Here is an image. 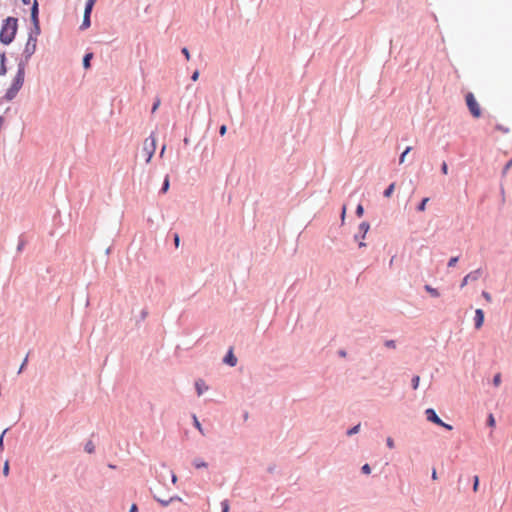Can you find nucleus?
<instances>
[{"label":"nucleus","instance_id":"obj_35","mask_svg":"<svg viewBox=\"0 0 512 512\" xmlns=\"http://www.w3.org/2000/svg\"><path fill=\"white\" fill-rule=\"evenodd\" d=\"M226 132H227V126L225 124L221 125L219 127V134L221 136H224L226 134Z\"/></svg>","mask_w":512,"mask_h":512},{"label":"nucleus","instance_id":"obj_39","mask_svg":"<svg viewBox=\"0 0 512 512\" xmlns=\"http://www.w3.org/2000/svg\"><path fill=\"white\" fill-rule=\"evenodd\" d=\"M148 316V310L147 309H143L140 313V319L141 320H145V318Z\"/></svg>","mask_w":512,"mask_h":512},{"label":"nucleus","instance_id":"obj_16","mask_svg":"<svg viewBox=\"0 0 512 512\" xmlns=\"http://www.w3.org/2000/svg\"><path fill=\"white\" fill-rule=\"evenodd\" d=\"M169 188H170L169 175H166V176H165V178H164V180H163V183H162V186H161V188H160L159 193H160V194H165V193H167V192H168Z\"/></svg>","mask_w":512,"mask_h":512},{"label":"nucleus","instance_id":"obj_21","mask_svg":"<svg viewBox=\"0 0 512 512\" xmlns=\"http://www.w3.org/2000/svg\"><path fill=\"white\" fill-rule=\"evenodd\" d=\"M84 450L89 453V454H92L95 452V445L92 441H88L86 444H85V447H84Z\"/></svg>","mask_w":512,"mask_h":512},{"label":"nucleus","instance_id":"obj_54","mask_svg":"<svg viewBox=\"0 0 512 512\" xmlns=\"http://www.w3.org/2000/svg\"><path fill=\"white\" fill-rule=\"evenodd\" d=\"M405 185V182L403 181L401 184H400V189H402Z\"/></svg>","mask_w":512,"mask_h":512},{"label":"nucleus","instance_id":"obj_49","mask_svg":"<svg viewBox=\"0 0 512 512\" xmlns=\"http://www.w3.org/2000/svg\"><path fill=\"white\" fill-rule=\"evenodd\" d=\"M165 149H166V146L163 145L162 148H161V151H160V156L162 157L164 152H165Z\"/></svg>","mask_w":512,"mask_h":512},{"label":"nucleus","instance_id":"obj_28","mask_svg":"<svg viewBox=\"0 0 512 512\" xmlns=\"http://www.w3.org/2000/svg\"><path fill=\"white\" fill-rule=\"evenodd\" d=\"M8 430H9V428L4 429V431L0 435V451H2L4 449V436Z\"/></svg>","mask_w":512,"mask_h":512},{"label":"nucleus","instance_id":"obj_34","mask_svg":"<svg viewBox=\"0 0 512 512\" xmlns=\"http://www.w3.org/2000/svg\"><path fill=\"white\" fill-rule=\"evenodd\" d=\"M479 486V477L476 475L474 476V483H473V490L476 492L478 490Z\"/></svg>","mask_w":512,"mask_h":512},{"label":"nucleus","instance_id":"obj_42","mask_svg":"<svg viewBox=\"0 0 512 512\" xmlns=\"http://www.w3.org/2000/svg\"><path fill=\"white\" fill-rule=\"evenodd\" d=\"M27 361H28V355H27V356L25 357V359L23 360V362H22V364H21V366H20V368H19V371H18L19 373L23 370V368H24V366L26 365Z\"/></svg>","mask_w":512,"mask_h":512},{"label":"nucleus","instance_id":"obj_19","mask_svg":"<svg viewBox=\"0 0 512 512\" xmlns=\"http://www.w3.org/2000/svg\"><path fill=\"white\" fill-rule=\"evenodd\" d=\"M193 424L202 435H205L204 429L195 414L193 415Z\"/></svg>","mask_w":512,"mask_h":512},{"label":"nucleus","instance_id":"obj_31","mask_svg":"<svg viewBox=\"0 0 512 512\" xmlns=\"http://www.w3.org/2000/svg\"><path fill=\"white\" fill-rule=\"evenodd\" d=\"M487 423H488V425H489L490 427H494V426H495L496 422H495V418H494V416H493L492 414H490V415L488 416Z\"/></svg>","mask_w":512,"mask_h":512},{"label":"nucleus","instance_id":"obj_46","mask_svg":"<svg viewBox=\"0 0 512 512\" xmlns=\"http://www.w3.org/2000/svg\"><path fill=\"white\" fill-rule=\"evenodd\" d=\"M416 382H417L416 375H413L411 378L410 384H416Z\"/></svg>","mask_w":512,"mask_h":512},{"label":"nucleus","instance_id":"obj_5","mask_svg":"<svg viewBox=\"0 0 512 512\" xmlns=\"http://www.w3.org/2000/svg\"><path fill=\"white\" fill-rule=\"evenodd\" d=\"M25 69L26 66L23 63H18L17 73L11 83L12 86L17 87L19 89L22 88L25 79Z\"/></svg>","mask_w":512,"mask_h":512},{"label":"nucleus","instance_id":"obj_18","mask_svg":"<svg viewBox=\"0 0 512 512\" xmlns=\"http://www.w3.org/2000/svg\"><path fill=\"white\" fill-rule=\"evenodd\" d=\"M395 190V183H391L384 191H383V196L385 198H389L391 197V195L393 194Z\"/></svg>","mask_w":512,"mask_h":512},{"label":"nucleus","instance_id":"obj_13","mask_svg":"<svg viewBox=\"0 0 512 512\" xmlns=\"http://www.w3.org/2000/svg\"><path fill=\"white\" fill-rule=\"evenodd\" d=\"M31 23H32V27H31L28 35L32 34V36H35V39H37V37L41 34L40 21L31 22Z\"/></svg>","mask_w":512,"mask_h":512},{"label":"nucleus","instance_id":"obj_4","mask_svg":"<svg viewBox=\"0 0 512 512\" xmlns=\"http://www.w3.org/2000/svg\"><path fill=\"white\" fill-rule=\"evenodd\" d=\"M155 150H156V137L154 135V132H152L150 134V136L144 140L143 148H142V152L146 156V160H145L146 163H149L151 161V159L155 153Z\"/></svg>","mask_w":512,"mask_h":512},{"label":"nucleus","instance_id":"obj_29","mask_svg":"<svg viewBox=\"0 0 512 512\" xmlns=\"http://www.w3.org/2000/svg\"><path fill=\"white\" fill-rule=\"evenodd\" d=\"M361 472H362L363 474H367V475H368V474H370V473H371V467H370V465H369V464H367V463H366V464H364V465L361 467Z\"/></svg>","mask_w":512,"mask_h":512},{"label":"nucleus","instance_id":"obj_30","mask_svg":"<svg viewBox=\"0 0 512 512\" xmlns=\"http://www.w3.org/2000/svg\"><path fill=\"white\" fill-rule=\"evenodd\" d=\"M9 470H10L9 462H8V460H6L4 462V465H3V475L4 476H8L9 475Z\"/></svg>","mask_w":512,"mask_h":512},{"label":"nucleus","instance_id":"obj_9","mask_svg":"<svg viewBox=\"0 0 512 512\" xmlns=\"http://www.w3.org/2000/svg\"><path fill=\"white\" fill-rule=\"evenodd\" d=\"M223 363L230 366V367H234L236 366L237 364V357L235 356L234 352H233V348L230 347L229 350L227 351L226 355L223 357Z\"/></svg>","mask_w":512,"mask_h":512},{"label":"nucleus","instance_id":"obj_48","mask_svg":"<svg viewBox=\"0 0 512 512\" xmlns=\"http://www.w3.org/2000/svg\"><path fill=\"white\" fill-rule=\"evenodd\" d=\"M194 384L199 385V384H205V383L202 379H198L194 382Z\"/></svg>","mask_w":512,"mask_h":512},{"label":"nucleus","instance_id":"obj_24","mask_svg":"<svg viewBox=\"0 0 512 512\" xmlns=\"http://www.w3.org/2000/svg\"><path fill=\"white\" fill-rule=\"evenodd\" d=\"M364 207L362 204H358L355 210V214L357 217H362L364 215Z\"/></svg>","mask_w":512,"mask_h":512},{"label":"nucleus","instance_id":"obj_11","mask_svg":"<svg viewBox=\"0 0 512 512\" xmlns=\"http://www.w3.org/2000/svg\"><path fill=\"white\" fill-rule=\"evenodd\" d=\"M91 13V10L84 9L83 21L79 27L80 30H86L91 26Z\"/></svg>","mask_w":512,"mask_h":512},{"label":"nucleus","instance_id":"obj_10","mask_svg":"<svg viewBox=\"0 0 512 512\" xmlns=\"http://www.w3.org/2000/svg\"><path fill=\"white\" fill-rule=\"evenodd\" d=\"M30 21L36 22L39 20V3L38 0H33L32 6L30 8Z\"/></svg>","mask_w":512,"mask_h":512},{"label":"nucleus","instance_id":"obj_41","mask_svg":"<svg viewBox=\"0 0 512 512\" xmlns=\"http://www.w3.org/2000/svg\"><path fill=\"white\" fill-rule=\"evenodd\" d=\"M345 215H346V206L344 205V206L342 207V211H341V220H342V223L344 222Z\"/></svg>","mask_w":512,"mask_h":512},{"label":"nucleus","instance_id":"obj_2","mask_svg":"<svg viewBox=\"0 0 512 512\" xmlns=\"http://www.w3.org/2000/svg\"><path fill=\"white\" fill-rule=\"evenodd\" d=\"M198 397H204L205 402H221L224 396L217 393L213 388L214 386H195Z\"/></svg>","mask_w":512,"mask_h":512},{"label":"nucleus","instance_id":"obj_47","mask_svg":"<svg viewBox=\"0 0 512 512\" xmlns=\"http://www.w3.org/2000/svg\"><path fill=\"white\" fill-rule=\"evenodd\" d=\"M432 478H433V480L437 479V472L435 469H433V471H432Z\"/></svg>","mask_w":512,"mask_h":512},{"label":"nucleus","instance_id":"obj_17","mask_svg":"<svg viewBox=\"0 0 512 512\" xmlns=\"http://www.w3.org/2000/svg\"><path fill=\"white\" fill-rule=\"evenodd\" d=\"M193 466L196 469H200V468H206L208 466V464L201 458H195L193 460Z\"/></svg>","mask_w":512,"mask_h":512},{"label":"nucleus","instance_id":"obj_27","mask_svg":"<svg viewBox=\"0 0 512 512\" xmlns=\"http://www.w3.org/2000/svg\"><path fill=\"white\" fill-rule=\"evenodd\" d=\"M96 1L97 0H87L86 3H85V9H88V10L92 11Z\"/></svg>","mask_w":512,"mask_h":512},{"label":"nucleus","instance_id":"obj_51","mask_svg":"<svg viewBox=\"0 0 512 512\" xmlns=\"http://www.w3.org/2000/svg\"><path fill=\"white\" fill-rule=\"evenodd\" d=\"M21 2H22L24 5H29V4H30V0H21Z\"/></svg>","mask_w":512,"mask_h":512},{"label":"nucleus","instance_id":"obj_20","mask_svg":"<svg viewBox=\"0 0 512 512\" xmlns=\"http://www.w3.org/2000/svg\"><path fill=\"white\" fill-rule=\"evenodd\" d=\"M360 426H361V424L358 423L357 425L351 427L350 429H348L346 431V435L347 436H353V435L357 434L360 431Z\"/></svg>","mask_w":512,"mask_h":512},{"label":"nucleus","instance_id":"obj_7","mask_svg":"<svg viewBox=\"0 0 512 512\" xmlns=\"http://www.w3.org/2000/svg\"><path fill=\"white\" fill-rule=\"evenodd\" d=\"M153 498L163 507H167L169 504H171L174 501L181 500V498L177 495L164 497V496H159L156 492H153Z\"/></svg>","mask_w":512,"mask_h":512},{"label":"nucleus","instance_id":"obj_23","mask_svg":"<svg viewBox=\"0 0 512 512\" xmlns=\"http://www.w3.org/2000/svg\"><path fill=\"white\" fill-rule=\"evenodd\" d=\"M25 245H26V240L21 235L19 237V241H18V245H17V252H22L24 247H25Z\"/></svg>","mask_w":512,"mask_h":512},{"label":"nucleus","instance_id":"obj_32","mask_svg":"<svg viewBox=\"0 0 512 512\" xmlns=\"http://www.w3.org/2000/svg\"><path fill=\"white\" fill-rule=\"evenodd\" d=\"M159 105H160V99L157 98L152 105L151 112L154 113L158 109Z\"/></svg>","mask_w":512,"mask_h":512},{"label":"nucleus","instance_id":"obj_36","mask_svg":"<svg viewBox=\"0 0 512 512\" xmlns=\"http://www.w3.org/2000/svg\"><path fill=\"white\" fill-rule=\"evenodd\" d=\"M386 444H387V446H388L390 449H393V448H394V446H395V445H394V440H393L391 437H388V438L386 439Z\"/></svg>","mask_w":512,"mask_h":512},{"label":"nucleus","instance_id":"obj_26","mask_svg":"<svg viewBox=\"0 0 512 512\" xmlns=\"http://www.w3.org/2000/svg\"><path fill=\"white\" fill-rule=\"evenodd\" d=\"M384 345H385V347L390 348V349H395L396 348L395 340H386L384 342Z\"/></svg>","mask_w":512,"mask_h":512},{"label":"nucleus","instance_id":"obj_22","mask_svg":"<svg viewBox=\"0 0 512 512\" xmlns=\"http://www.w3.org/2000/svg\"><path fill=\"white\" fill-rule=\"evenodd\" d=\"M412 150L411 146L405 148V150L399 156V163L402 164L405 161L406 155Z\"/></svg>","mask_w":512,"mask_h":512},{"label":"nucleus","instance_id":"obj_6","mask_svg":"<svg viewBox=\"0 0 512 512\" xmlns=\"http://www.w3.org/2000/svg\"><path fill=\"white\" fill-rule=\"evenodd\" d=\"M425 415L428 421L433 422L436 425H439L441 427H444L447 430H452V426L449 424L444 423L436 414V412L429 408L425 411Z\"/></svg>","mask_w":512,"mask_h":512},{"label":"nucleus","instance_id":"obj_50","mask_svg":"<svg viewBox=\"0 0 512 512\" xmlns=\"http://www.w3.org/2000/svg\"><path fill=\"white\" fill-rule=\"evenodd\" d=\"M358 246H359V248L365 247L366 243H364L363 241H360Z\"/></svg>","mask_w":512,"mask_h":512},{"label":"nucleus","instance_id":"obj_43","mask_svg":"<svg viewBox=\"0 0 512 512\" xmlns=\"http://www.w3.org/2000/svg\"><path fill=\"white\" fill-rule=\"evenodd\" d=\"M337 354H338L340 357H346L347 352H346V350H344V349H340V350H338Z\"/></svg>","mask_w":512,"mask_h":512},{"label":"nucleus","instance_id":"obj_38","mask_svg":"<svg viewBox=\"0 0 512 512\" xmlns=\"http://www.w3.org/2000/svg\"><path fill=\"white\" fill-rule=\"evenodd\" d=\"M173 240H174L175 246L178 247L179 243H180V237H179L178 233H174Z\"/></svg>","mask_w":512,"mask_h":512},{"label":"nucleus","instance_id":"obj_53","mask_svg":"<svg viewBox=\"0 0 512 512\" xmlns=\"http://www.w3.org/2000/svg\"><path fill=\"white\" fill-rule=\"evenodd\" d=\"M108 467L111 468V469H115L116 468L115 465H113V464H109Z\"/></svg>","mask_w":512,"mask_h":512},{"label":"nucleus","instance_id":"obj_12","mask_svg":"<svg viewBox=\"0 0 512 512\" xmlns=\"http://www.w3.org/2000/svg\"><path fill=\"white\" fill-rule=\"evenodd\" d=\"M19 91H20V89H19V88L14 87V86H12V85H11V86L7 89V91H6V93H5L4 97H3V99H4V100H6V101H11V100H13V99L17 96V94H18V92H19Z\"/></svg>","mask_w":512,"mask_h":512},{"label":"nucleus","instance_id":"obj_33","mask_svg":"<svg viewBox=\"0 0 512 512\" xmlns=\"http://www.w3.org/2000/svg\"><path fill=\"white\" fill-rule=\"evenodd\" d=\"M181 52H182V54L185 56V58H186L187 60H189V59H190V52H189V50H188V48H187V47H183V48L181 49Z\"/></svg>","mask_w":512,"mask_h":512},{"label":"nucleus","instance_id":"obj_40","mask_svg":"<svg viewBox=\"0 0 512 512\" xmlns=\"http://www.w3.org/2000/svg\"><path fill=\"white\" fill-rule=\"evenodd\" d=\"M170 474H171V481H172V483L176 484V482L178 480L176 474L173 471H170Z\"/></svg>","mask_w":512,"mask_h":512},{"label":"nucleus","instance_id":"obj_25","mask_svg":"<svg viewBox=\"0 0 512 512\" xmlns=\"http://www.w3.org/2000/svg\"><path fill=\"white\" fill-rule=\"evenodd\" d=\"M229 507V501L227 499L221 501L222 512H229Z\"/></svg>","mask_w":512,"mask_h":512},{"label":"nucleus","instance_id":"obj_8","mask_svg":"<svg viewBox=\"0 0 512 512\" xmlns=\"http://www.w3.org/2000/svg\"><path fill=\"white\" fill-rule=\"evenodd\" d=\"M370 229V224L367 221H363L358 226V232L354 235V240L365 239L367 232Z\"/></svg>","mask_w":512,"mask_h":512},{"label":"nucleus","instance_id":"obj_55","mask_svg":"<svg viewBox=\"0 0 512 512\" xmlns=\"http://www.w3.org/2000/svg\"><path fill=\"white\" fill-rule=\"evenodd\" d=\"M149 8H150V6H149V5L145 8V12H146V13H147V12H149Z\"/></svg>","mask_w":512,"mask_h":512},{"label":"nucleus","instance_id":"obj_15","mask_svg":"<svg viewBox=\"0 0 512 512\" xmlns=\"http://www.w3.org/2000/svg\"><path fill=\"white\" fill-rule=\"evenodd\" d=\"M93 58V53L88 52L84 55L82 60V65L84 69H89L91 67V60Z\"/></svg>","mask_w":512,"mask_h":512},{"label":"nucleus","instance_id":"obj_3","mask_svg":"<svg viewBox=\"0 0 512 512\" xmlns=\"http://www.w3.org/2000/svg\"><path fill=\"white\" fill-rule=\"evenodd\" d=\"M36 48H37V39H35V36H32V34L28 35V39L25 44L24 51H23L22 56L18 63H23L25 66H27L30 58L36 52Z\"/></svg>","mask_w":512,"mask_h":512},{"label":"nucleus","instance_id":"obj_45","mask_svg":"<svg viewBox=\"0 0 512 512\" xmlns=\"http://www.w3.org/2000/svg\"><path fill=\"white\" fill-rule=\"evenodd\" d=\"M248 418H249V413L247 411H245L243 413V420L246 421Z\"/></svg>","mask_w":512,"mask_h":512},{"label":"nucleus","instance_id":"obj_1","mask_svg":"<svg viewBox=\"0 0 512 512\" xmlns=\"http://www.w3.org/2000/svg\"><path fill=\"white\" fill-rule=\"evenodd\" d=\"M18 31V18L8 16L2 22L1 30H0V42L3 45L11 44L17 34Z\"/></svg>","mask_w":512,"mask_h":512},{"label":"nucleus","instance_id":"obj_56","mask_svg":"<svg viewBox=\"0 0 512 512\" xmlns=\"http://www.w3.org/2000/svg\"><path fill=\"white\" fill-rule=\"evenodd\" d=\"M268 471H269V472H273V468H272V467H269V468H268Z\"/></svg>","mask_w":512,"mask_h":512},{"label":"nucleus","instance_id":"obj_44","mask_svg":"<svg viewBox=\"0 0 512 512\" xmlns=\"http://www.w3.org/2000/svg\"><path fill=\"white\" fill-rule=\"evenodd\" d=\"M129 512H138V507L136 504H132L130 509H129Z\"/></svg>","mask_w":512,"mask_h":512},{"label":"nucleus","instance_id":"obj_37","mask_svg":"<svg viewBox=\"0 0 512 512\" xmlns=\"http://www.w3.org/2000/svg\"><path fill=\"white\" fill-rule=\"evenodd\" d=\"M199 75H200L199 70H195V71L192 73V75H191V80H192V81H194V82H195V81H197V80H198V78H199Z\"/></svg>","mask_w":512,"mask_h":512},{"label":"nucleus","instance_id":"obj_52","mask_svg":"<svg viewBox=\"0 0 512 512\" xmlns=\"http://www.w3.org/2000/svg\"><path fill=\"white\" fill-rule=\"evenodd\" d=\"M184 143H185L186 145H188V143H189V139H188L187 137H186V138H184Z\"/></svg>","mask_w":512,"mask_h":512},{"label":"nucleus","instance_id":"obj_14","mask_svg":"<svg viewBox=\"0 0 512 512\" xmlns=\"http://www.w3.org/2000/svg\"><path fill=\"white\" fill-rule=\"evenodd\" d=\"M7 73L6 67V54L5 52L0 53V76H4Z\"/></svg>","mask_w":512,"mask_h":512}]
</instances>
